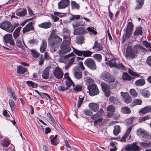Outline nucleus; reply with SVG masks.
<instances>
[{
	"label": "nucleus",
	"instance_id": "nucleus-37",
	"mask_svg": "<svg viewBox=\"0 0 151 151\" xmlns=\"http://www.w3.org/2000/svg\"><path fill=\"white\" fill-rule=\"evenodd\" d=\"M121 112L124 114H129L131 112V110L127 107L124 106L121 109Z\"/></svg>",
	"mask_w": 151,
	"mask_h": 151
},
{
	"label": "nucleus",
	"instance_id": "nucleus-38",
	"mask_svg": "<svg viewBox=\"0 0 151 151\" xmlns=\"http://www.w3.org/2000/svg\"><path fill=\"white\" fill-rule=\"evenodd\" d=\"M114 129L113 131L114 134L116 136L120 132L121 129L119 126L115 125L114 127Z\"/></svg>",
	"mask_w": 151,
	"mask_h": 151
},
{
	"label": "nucleus",
	"instance_id": "nucleus-49",
	"mask_svg": "<svg viewBox=\"0 0 151 151\" xmlns=\"http://www.w3.org/2000/svg\"><path fill=\"white\" fill-rule=\"evenodd\" d=\"M26 83L29 87H31L33 88H36L37 86V84L32 81H27L26 82Z\"/></svg>",
	"mask_w": 151,
	"mask_h": 151
},
{
	"label": "nucleus",
	"instance_id": "nucleus-1",
	"mask_svg": "<svg viewBox=\"0 0 151 151\" xmlns=\"http://www.w3.org/2000/svg\"><path fill=\"white\" fill-rule=\"evenodd\" d=\"M70 32V31L67 28H63V33L64 40L61 46V49L58 52L59 55L60 56H62L64 54L70 52L71 50L70 44L71 39Z\"/></svg>",
	"mask_w": 151,
	"mask_h": 151
},
{
	"label": "nucleus",
	"instance_id": "nucleus-56",
	"mask_svg": "<svg viewBox=\"0 0 151 151\" xmlns=\"http://www.w3.org/2000/svg\"><path fill=\"white\" fill-rule=\"evenodd\" d=\"M74 52L77 55L81 56L83 54V51H80L73 47Z\"/></svg>",
	"mask_w": 151,
	"mask_h": 151
},
{
	"label": "nucleus",
	"instance_id": "nucleus-55",
	"mask_svg": "<svg viewBox=\"0 0 151 151\" xmlns=\"http://www.w3.org/2000/svg\"><path fill=\"white\" fill-rule=\"evenodd\" d=\"M92 52L89 50L83 51V55L84 57H89L91 56Z\"/></svg>",
	"mask_w": 151,
	"mask_h": 151
},
{
	"label": "nucleus",
	"instance_id": "nucleus-6",
	"mask_svg": "<svg viewBox=\"0 0 151 151\" xmlns=\"http://www.w3.org/2000/svg\"><path fill=\"white\" fill-rule=\"evenodd\" d=\"M107 57H105V60H108L109 64V66L111 67H115L116 68L121 69L122 70H124L125 68L124 66L122 63H116L115 60H109V59H107Z\"/></svg>",
	"mask_w": 151,
	"mask_h": 151
},
{
	"label": "nucleus",
	"instance_id": "nucleus-41",
	"mask_svg": "<svg viewBox=\"0 0 151 151\" xmlns=\"http://www.w3.org/2000/svg\"><path fill=\"white\" fill-rule=\"evenodd\" d=\"M145 83V80L142 79H141L136 81L135 84L137 86H141L144 85Z\"/></svg>",
	"mask_w": 151,
	"mask_h": 151
},
{
	"label": "nucleus",
	"instance_id": "nucleus-13",
	"mask_svg": "<svg viewBox=\"0 0 151 151\" xmlns=\"http://www.w3.org/2000/svg\"><path fill=\"white\" fill-rule=\"evenodd\" d=\"M137 56L136 53L134 52L132 48L130 49L128 48L126 50L125 56L127 58L133 59Z\"/></svg>",
	"mask_w": 151,
	"mask_h": 151
},
{
	"label": "nucleus",
	"instance_id": "nucleus-35",
	"mask_svg": "<svg viewBox=\"0 0 151 151\" xmlns=\"http://www.w3.org/2000/svg\"><path fill=\"white\" fill-rule=\"evenodd\" d=\"M21 27H19L17 28L13 32V37L15 39L17 38L19 36V32Z\"/></svg>",
	"mask_w": 151,
	"mask_h": 151
},
{
	"label": "nucleus",
	"instance_id": "nucleus-17",
	"mask_svg": "<svg viewBox=\"0 0 151 151\" xmlns=\"http://www.w3.org/2000/svg\"><path fill=\"white\" fill-rule=\"evenodd\" d=\"M92 48L96 51H101L103 50L104 47L101 43H99L96 41H95L94 45Z\"/></svg>",
	"mask_w": 151,
	"mask_h": 151
},
{
	"label": "nucleus",
	"instance_id": "nucleus-18",
	"mask_svg": "<svg viewBox=\"0 0 151 151\" xmlns=\"http://www.w3.org/2000/svg\"><path fill=\"white\" fill-rule=\"evenodd\" d=\"M54 15H51V18L53 20L54 22H56L58 21L59 19V18L55 15L58 16L60 17H62L64 15V13L58 12H54Z\"/></svg>",
	"mask_w": 151,
	"mask_h": 151
},
{
	"label": "nucleus",
	"instance_id": "nucleus-63",
	"mask_svg": "<svg viewBox=\"0 0 151 151\" xmlns=\"http://www.w3.org/2000/svg\"><path fill=\"white\" fill-rule=\"evenodd\" d=\"M9 104L12 111L15 108V103L13 100H9Z\"/></svg>",
	"mask_w": 151,
	"mask_h": 151
},
{
	"label": "nucleus",
	"instance_id": "nucleus-21",
	"mask_svg": "<svg viewBox=\"0 0 151 151\" xmlns=\"http://www.w3.org/2000/svg\"><path fill=\"white\" fill-rule=\"evenodd\" d=\"M88 106L90 109L94 112L97 111L99 108V105L97 103H91L89 104Z\"/></svg>",
	"mask_w": 151,
	"mask_h": 151
},
{
	"label": "nucleus",
	"instance_id": "nucleus-45",
	"mask_svg": "<svg viewBox=\"0 0 151 151\" xmlns=\"http://www.w3.org/2000/svg\"><path fill=\"white\" fill-rule=\"evenodd\" d=\"M84 98V96H82L80 95H79V99L78 101L77 105L78 107L79 108L81 106L83 101Z\"/></svg>",
	"mask_w": 151,
	"mask_h": 151
},
{
	"label": "nucleus",
	"instance_id": "nucleus-23",
	"mask_svg": "<svg viewBox=\"0 0 151 151\" xmlns=\"http://www.w3.org/2000/svg\"><path fill=\"white\" fill-rule=\"evenodd\" d=\"M84 36L82 35L78 36L76 37L75 42L78 44H81L84 43Z\"/></svg>",
	"mask_w": 151,
	"mask_h": 151
},
{
	"label": "nucleus",
	"instance_id": "nucleus-52",
	"mask_svg": "<svg viewBox=\"0 0 151 151\" xmlns=\"http://www.w3.org/2000/svg\"><path fill=\"white\" fill-rule=\"evenodd\" d=\"M93 27H88L87 28V29L90 34H93L94 35H96L97 34V32L94 29Z\"/></svg>",
	"mask_w": 151,
	"mask_h": 151
},
{
	"label": "nucleus",
	"instance_id": "nucleus-57",
	"mask_svg": "<svg viewBox=\"0 0 151 151\" xmlns=\"http://www.w3.org/2000/svg\"><path fill=\"white\" fill-rule=\"evenodd\" d=\"M68 89V87L67 86H60L58 88V89L59 91H65Z\"/></svg>",
	"mask_w": 151,
	"mask_h": 151
},
{
	"label": "nucleus",
	"instance_id": "nucleus-11",
	"mask_svg": "<svg viewBox=\"0 0 151 151\" xmlns=\"http://www.w3.org/2000/svg\"><path fill=\"white\" fill-rule=\"evenodd\" d=\"M132 49L137 55L140 52H144L146 50L142 45L138 44L134 45Z\"/></svg>",
	"mask_w": 151,
	"mask_h": 151
},
{
	"label": "nucleus",
	"instance_id": "nucleus-60",
	"mask_svg": "<svg viewBox=\"0 0 151 151\" xmlns=\"http://www.w3.org/2000/svg\"><path fill=\"white\" fill-rule=\"evenodd\" d=\"M130 93L132 96L134 97H137V93L136 90L134 89H132L130 90Z\"/></svg>",
	"mask_w": 151,
	"mask_h": 151
},
{
	"label": "nucleus",
	"instance_id": "nucleus-46",
	"mask_svg": "<svg viewBox=\"0 0 151 151\" xmlns=\"http://www.w3.org/2000/svg\"><path fill=\"white\" fill-rule=\"evenodd\" d=\"M26 10L25 9H23L21 11H17L16 12V15L19 16H24L26 14Z\"/></svg>",
	"mask_w": 151,
	"mask_h": 151
},
{
	"label": "nucleus",
	"instance_id": "nucleus-27",
	"mask_svg": "<svg viewBox=\"0 0 151 151\" xmlns=\"http://www.w3.org/2000/svg\"><path fill=\"white\" fill-rule=\"evenodd\" d=\"M144 1L145 0H136L137 4L135 9H141L144 4Z\"/></svg>",
	"mask_w": 151,
	"mask_h": 151
},
{
	"label": "nucleus",
	"instance_id": "nucleus-30",
	"mask_svg": "<svg viewBox=\"0 0 151 151\" xmlns=\"http://www.w3.org/2000/svg\"><path fill=\"white\" fill-rule=\"evenodd\" d=\"M8 92L10 96H11L14 101L17 100V97L16 96L14 91L10 87H9L7 88Z\"/></svg>",
	"mask_w": 151,
	"mask_h": 151
},
{
	"label": "nucleus",
	"instance_id": "nucleus-3",
	"mask_svg": "<svg viewBox=\"0 0 151 151\" xmlns=\"http://www.w3.org/2000/svg\"><path fill=\"white\" fill-rule=\"evenodd\" d=\"M19 25L18 24H16L15 26H13L10 22L6 20L0 23V28L7 32H12Z\"/></svg>",
	"mask_w": 151,
	"mask_h": 151
},
{
	"label": "nucleus",
	"instance_id": "nucleus-39",
	"mask_svg": "<svg viewBox=\"0 0 151 151\" xmlns=\"http://www.w3.org/2000/svg\"><path fill=\"white\" fill-rule=\"evenodd\" d=\"M134 26L132 22H128L126 31L128 32H132Z\"/></svg>",
	"mask_w": 151,
	"mask_h": 151
},
{
	"label": "nucleus",
	"instance_id": "nucleus-25",
	"mask_svg": "<svg viewBox=\"0 0 151 151\" xmlns=\"http://www.w3.org/2000/svg\"><path fill=\"white\" fill-rule=\"evenodd\" d=\"M47 47V43L45 40H42L41 44L40 46V49L41 52H44L46 50Z\"/></svg>",
	"mask_w": 151,
	"mask_h": 151
},
{
	"label": "nucleus",
	"instance_id": "nucleus-62",
	"mask_svg": "<svg viewBox=\"0 0 151 151\" xmlns=\"http://www.w3.org/2000/svg\"><path fill=\"white\" fill-rule=\"evenodd\" d=\"M132 144H129L125 146L124 149L126 151H132Z\"/></svg>",
	"mask_w": 151,
	"mask_h": 151
},
{
	"label": "nucleus",
	"instance_id": "nucleus-29",
	"mask_svg": "<svg viewBox=\"0 0 151 151\" xmlns=\"http://www.w3.org/2000/svg\"><path fill=\"white\" fill-rule=\"evenodd\" d=\"M8 92L10 96H11L14 101L17 100V97L16 96L14 91L10 87H9L7 88Z\"/></svg>",
	"mask_w": 151,
	"mask_h": 151
},
{
	"label": "nucleus",
	"instance_id": "nucleus-19",
	"mask_svg": "<svg viewBox=\"0 0 151 151\" xmlns=\"http://www.w3.org/2000/svg\"><path fill=\"white\" fill-rule=\"evenodd\" d=\"M51 68L50 66H47L44 70L42 74V77L45 79H47L48 78L49 71Z\"/></svg>",
	"mask_w": 151,
	"mask_h": 151
},
{
	"label": "nucleus",
	"instance_id": "nucleus-47",
	"mask_svg": "<svg viewBox=\"0 0 151 151\" xmlns=\"http://www.w3.org/2000/svg\"><path fill=\"white\" fill-rule=\"evenodd\" d=\"M71 6L73 9H79L80 6L78 4L74 1H71Z\"/></svg>",
	"mask_w": 151,
	"mask_h": 151
},
{
	"label": "nucleus",
	"instance_id": "nucleus-34",
	"mask_svg": "<svg viewBox=\"0 0 151 151\" xmlns=\"http://www.w3.org/2000/svg\"><path fill=\"white\" fill-rule=\"evenodd\" d=\"M75 57H73L71 58L65 66L64 68L66 70H68L69 68L73 64L75 60Z\"/></svg>",
	"mask_w": 151,
	"mask_h": 151
},
{
	"label": "nucleus",
	"instance_id": "nucleus-16",
	"mask_svg": "<svg viewBox=\"0 0 151 151\" xmlns=\"http://www.w3.org/2000/svg\"><path fill=\"white\" fill-rule=\"evenodd\" d=\"M73 74L76 78L80 79L82 77V72L78 66H75L73 68Z\"/></svg>",
	"mask_w": 151,
	"mask_h": 151
},
{
	"label": "nucleus",
	"instance_id": "nucleus-50",
	"mask_svg": "<svg viewBox=\"0 0 151 151\" xmlns=\"http://www.w3.org/2000/svg\"><path fill=\"white\" fill-rule=\"evenodd\" d=\"M93 57L97 61L100 62L102 60V56L101 54H96L94 55Z\"/></svg>",
	"mask_w": 151,
	"mask_h": 151
},
{
	"label": "nucleus",
	"instance_id": "nucleus-53",
	"mask_svg": "<svg viewBox=\"0 0 151 151\" xmlns=\"http://www.w3.org/2000/svg\"><path fill=\"white\" fill-rule=\"evenodd\" d=\"M142 101L141 99H135L133 101V105L134 106L141 105L142 103Z\"/></svg>",
	"mask_w": 151,
	"mask_h": 151
},
{
	"label": "nucleus",
	"instance_id": "nucleus-54",
	"mask_svg": "<svg viewBox=\"0 0 151 151\" xmlns=\"http://www.w3.org/2000/svg\"><path fill=\"white\" fill-rule=\"evenodd\" d=\"M31 54L34 58H37L38 57V52L36 50L34 49L30 50Z\"/></svg>",
	"mask_w": 151,
	"mask_h": 151
},
{
	"label": "nucleus",
	"instance_id": "nucleus-61",
	"mask_svg": "<svg viewBox=\"0 0 151 151\" xmlns=\"http://www.w3.org/2000/svg\"><path fill=\"white\" fill-rule=\"evenodd\" d=\"M140 145L141 146L144 147H149L151 146V142H149L147 143L141 142Z\"/></svg>",
	"mask_w": 151,
	"mask_h": 151
},
{
	"label": "nucleus",
	"instance_id": "nucleus-7",
	"mask_svg": "<svg viewBox=\"0 0 151 151\" xmlns=\"http://www.w3.org/2000/svg\"><path fill=\"white\" fill-rule=\"evenodd\" d=\"M90 96H93L97 95L99 93V90L95 84H91L87 86Z\"/></svg>",
	"mask_w": 151,
	"mask_h": 151
},
{
	"label": "nucleus",
	"instance_id": "nucleus-44",
	"mask_svg": "<svg viewBox=\"0 0 151 151\" xmlns=\"http://www.w3.org/2000/svg\"><path fill=\"white\" fill-rule=\"evenodd\" d=\"M132 151H139L140 150L139 147L135 142L132 144Z\"/></svg>",
	"mask_w": 151,
	"mask_h": 151
},
{
	"label": "nucleus",
	"instance_id": "nucleus-36",
	"mask_svg": "<svg viewBox=\"0 0 151 151\" xmlns=\"http://www.w3.org/2000/svg\"><path fill=\"white\" fill-rule=\"evenodd\" d=\"M131 129L132 127H130L127 129L125 133L122 137V139L121 140L123 142H126V141L125 138L129 135Z\"/></svg>",
	"mask_w": 151,
	"mask_h": 151
},
{
	"label": "nucleus",
	"instance_id": "nucleus-42",
	"mask_svg": "<svg viewBox=\"0 0 151 151\" xmlns=\"http://www.w3.org/2000/svg\"><path fill=\"white\" fill-rule=\"evenodd\" d=\"M122 78L124 80L129 81L132 79V78L127 73H124L122 74Z\"/></svg>",
	"mask_w": 151,
	"mask_h": 151
},
{
	"label": "nucleus",
	"instance_id": "nucleus-59",
	"mask_svg": "<svg viewBox=\"0 0 151 151\" xmlns=\"http://www.w3.org/2000/svg\"><path fill=\"white\" fill-rule=\"evenodd\" d=\"M16 44L18 47H21L23 46L21 39L19 38L17 39Z\"/></svg>",
	"mask_w": 151,
	"mask_h": 151
},
{
	"label": "nucleus",
	"instance_id": "nucleus-33",
	"mask_svg": "<svg viewBox=\"0 0 151 151\" xmlns=\"http://www.w3.org/2000/svg\"><path fill=\"white\" fill-rule=\"evenodd\" d=\"M141 94L143 96L146 97H149L150 95V91L146 89H144L140 91Z\"/></svg>",
	"mask_w": 151,
	"mask_h": 151
},
{
	"label": "nucleus",
	"instance_id": "nucleus-32",
	"mask_svg": "<svg viewBox=\"0 0 151 151\" xmlns=\"http://www.w3.org/2000/svg\"><path fill=\"white\" fill-rule=\"evenodd\" d=\"M142 28L140 27H138L136 28V30L134 33V36H137L142 35Z\"/></svg>",
	"mask_w": 151,
	"mask_h": 151
},
{
	"label": "nucleus",
	"instance_id": "nucleus-2",
	"mask_svg": "<svg viewBox=\"0 0 151 151\" xmlns=\"http://www.w3.org/2000/svg\"><path fill=\"white\" fill-rule=\"evenodd\" d=\"M62 39L58 36L56 35L52 38L49 39V44L50 46V51L52 53L55 52L57 48L59 47L61 43Z\"/></svg>",
	"mask_w": 151,
	"mask_h": 151
},
{
	"label": "nucleus",
	"instance_id": "nucleus-64",
	"mask_svg": "<svg viewBox=\"0 0 151 151\" xmlns=\"http://www.w3.org/2000/svg\"><path fill=\"white\" fill-rule=\"evenodd\" d=\"M143 45L147 48H151V43L148 42L147 41H144L143 42Z\"/></svg>",
	"mask_w": 151,
	"mask_h": 151
},
{
	"label": "nucleus",
	"instance_id": "nucleus-51",
	"mask_svg": "<svg viewBox=\"0 0 151 151\" xmlns=\"http://www.w3.org/2000/svg\"><path fill=\"white\" fill-rule=\"evenodd\" d=\"M10 144V142L9 141L5 139H4L0 143L1 146L5 147H8Z\"/></svg>",
	"mask_w": 151,
	"mask_h": 151
},
{
	"label": "nucleus",
	"instance_id": "nucleus-12",
	"mask_svg": "<svg viewBox=\"0 0 151 151\" xmlns=\"http://www.w3.org/2000/svg\"><path fill=\"white\" fill-rule=\"evenodd\" d=\"M5 43H9L10 45L14 46L15 45L14 40L12 38V34L6 35L3 37Z\"/></svg>",
	"mask_w": 151,
	"mask_h": 151
},
{
	"label": "nucleus",
	"instance_id": "nucleus-26",
	"mask_svg": "<svg viewBox=\"0 0 151 151\" xmlns=\"http://www.w3.org/2000/svg\"><path fill=\"white\" fill-rule=\"evenodd\" d=\"M27 70V68L21 66H18L17 69V73L21 74H23L26 72Z\"/></svg>",
	"mask_w": 151,
	"mask_h": 151
},
{
	"label": "nucleus",
	"instance_id": "nucleus-43",
	"mask_svg": "<svg viewBox=\"0 0 151 151\" xmlns=\"http://www.w3.org/2000/svg\"><path fill=\"white\" fill-rule=\"evenodd\" d=\"M73 89L75 91H81L82 88V85L80 84H76L75 85L74 84H73Z\"/></svg>",
	"mask_w": 151,
	"mask_h": 151
},
{
	"label": "nucleus",
	"instance_id": "nucleus-24",
	"mask_svg": "<svg viewBox=\"0 0 151 151\" xmlns=\"http://www.w3.org/2000/svg\"><path fill=\"white\" fill-rule=\"evenodd\" d=\"M109 100L110 102L116 105L120 104L119 98L117 97H114L113 96H111L109 98Z\"/></svg>",
	"mask_w": 151,
	"mask_h": 151
},
{
	"label": "nucleus",
	"instance_id": "nucleus-10",
	"mask_svg": "<svg viewBox=\"0 0 151 151\" xmlns=\"http://www.w3.org/2000/svg\"><path fill=\"white\" fill-rule=\"evenodd\" d=\"M121 96L122 97V100L126 104H129L131 102L132 99L128 93L121 92Z\"/></svg>",
	"mask_w": 151,
	"mask_h": 151
},
{
	"label": "nucleus",
	"instance_id": "nucleus-58",
	"mask_svg": "<svg viewBox=\"0 0 151 151\" xmlns=\"http://www.w3.org/2000/svg\"><path fill=\"white\" fill-rule=\"evenodd\" d=\"M86 82L88 86L91 84H94L93 83L94 80L91 78H88L86 80Z\"/></svg>",
	"mask_w": 151,
	"mask_h": 151
},
{
	"label": "nucleus",
	"instance_id": "nucleus-8",
	"mask_svg": "<svg viewBox=\"0 0 151 151\" xmlns=\"http://www.w3.org/2000/svg\"><path fill=\"white\" fill-rule=\"evenodd\" d=\"M85 65L91 70H94L96 69L97 66L94 60L91 58L87 59L84 62Z\"/></svg>",
	"mask_w": 151,
	"mask_h": 151
},
{
	"label": "nucleus",
	"instance_id": "nucleus-48",
	"mask_svg": "<svg viewBox=\"0 0 151 151\" xmlns=\"http://www.w3.org/2000/svg\"><path fill=\"white\" fill-rule=\"evenodd\" d=\"M37 40L32 39L29 40L28 41L27 43L29 45H37Z\"/></svg>",
	"mask_w": 151,
	"mask_h": 151
},
{
	"label": "nucleus",
	"instance_id": "nucleus-15",
	"mask_svg": "<svg viewBox=\"0 0 151 151\" xmlns=\"http://www.w3.org/2000/svg\"><path fill=\"white\" fill-rule=\"evenodd\" d=\"M101 86L105 96L107 97L109 96L111 92L108 85L106 83H101Z\"/></svg>",
	"mask_w": 151,
	"mask_h": 151
},
{
	"label": "nucleus",
	"instance_id": "nucleus-28",
	"mask_svg": "<svg viewBox=\"0 0 151 151\" xmlns=\"http://www.w3.org/2000/svg\"><path fill=\"white\" fill-rule=\"evenodd\" d=\"M52 24L50 22L42 23L38 25V26L41 28L47 29L51 27Z\"/></svg>",
	"mask_w": 151,
	"mask_h": 151
},
{
	"label": "nucleus",
	"instance_id": "nucleus-5",
	"mask_svg": "<svg viewBox=\"0 0 151 151\" xmlns=\"http://www.w3.org/2000/svg\"><path fill=\"white\" fill-rule=\"evenodd\" d=\"M101 79L108 83H112L114 81L115 77L109 73L104 71L101 73L100 76Z\"/></svg>",
	"mask_w": 151,
	"mask_h": 151
},
{
	"label": "nucleus",
	"instance_id": "nucleus-22",
	"mask_svg": "<svg viewBox=\"0 0 151 151\" xmlns=\"http://www.w3.org/2000/svg\"><path fill=\"white\" fill-rule=\"evenodd\" d=\"M87 32H85L84 29L81 27H78L73 32V34L74 35L78 34H84Z\"/></svg>",
	"mask_w": 151,
	"mask_h": 151
},
{
	"label": "nucleus",
	"instance_id": "nucleus-14",
	"mask_svg": "<svg viewBox=\"0 0 151 151\" xmlns=\"http://www.w3.org/2000/svg\"><path fill=\"white\" fill-rule=\"evenodd\" d=\"M70 3L69 0H61L58 4L59 9H64L67 7Z\"/></svg>",
	"mask_w": 151,
	"mask_h": 151
},
{
	"label": "nucleus",
	"instance_id": "nucleus-31",
	"mask_svg": "<svg viewBox=\"0 0 151 151\" xmlns=\"http://www.w3.org/2000/svg\"><path fill=\"white\" fill-rule=\"evenodd\" d=\"M32 29V23H29L24 27L23 30V33L29 32Z\"/></svg>",
	"mask_w": 151,
	"mask_h": 151
},
{
	"label": "nucleus",
	"instance_id": "nucleus-9",
	"mask_svg": "<svg viewBox=\"0 0 151 151\" xmlns=\"http://www.w3.org/2000/svg\"><path fill=\"white\" fill-rule=\"evenodd\" d=\"M53 74L54 76L58 79L62 78L63 76L62 70L58 67L54 68Z\"/></svg>",
	"mask_w": 151,
	"mask_h": 151
},
{
	"label": "nucleus",
	"instance_id": "nucleus-20",
	"mask_svg": "<svg viewBox=\"0 0 151 151\" xmlns=\"http://www.w3.org/2000/svg\"><path fill=\"white\" fill-rule=\"evenodd\" d=\"M115 110V108L114 106L112 105H109L107 108V115L108 117H110L113 115V114Z\"/></svg>",
	"mask_w": 151,
	"mask_h": 151
},
{
	"label": "nucleus",
	"instance_id": "nucleus-4",
	"mask_svg": "<svg viewBox=\"0 0 151 151\" xmlns=\"http://www.w3.org/2000/svg\"><path fill=\"white\" fill-rule=\"evenodd\" d=\"M137 135L143 141L149 140L151 138L150 133L145 129L141 128H139L137 130Z\"/></svg>",
	"mask_w": 151,
	"mask_h": 151
},
{
	"label": "nucleus",
	"instance_id": "nucleus-40",
	"mask_svg": "<svg viewBox=\"0 0 151 151\" xmlns=\"http://www.w3.org/2000/svg\"><path fill=\"white\" fill-rule=\"evenodd\" d=\"M151 111V108L150 107L146 106L142 109L139 112L142 114H144Z\"/></svg>",
	"mask_w": 151,
	"mask_h": 151
}]
</instances>
